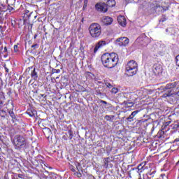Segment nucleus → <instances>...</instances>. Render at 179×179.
<instances>
[{"label":"nucleus","instance_id":"nucleus-27","mask_svg":"<svg viewBox=\"0 0 179 179\" xmlns=\"http://www.w3.org/2000/svg\"><path fill=\"white\" fill-rule=\"evenodd\" d=\"M105 120H106V121H111V119H110V115H106L105 117H104Z\"/></svg>","mask_w":179,"mask_h":179},{"label":"nucleus","instance_id":"nucleus-45","mask_svg":"<svg viewBox=\"0 0 179 179\" xmlns=\"http://www.w3.org/2000/svg\"><path fill=\"white\" fill-rule=\"evenodd\" d=\"M79 176H82V174L79 173Z\"/></svg>","mask_w":179,"mask_h":179},{"label":"nucleus","instance_id":"nucleus-34","mask_svg":"<svg viewBox=\"0 0 179 179\" xmlns=\"http://www.w3.org/2000/svg\"><path fill=\"white\" fill-rule=\"evenodd\" d=\"M36 47H38V44H34V45H31V48H34V50L36 49Z\"/></svg>","mask_w":179,"mask_h":179},{"label":"nucleus","instance_id":"nucleus-39","mask_svg":"<svg viewBox=\"0 0 179 179\" xmlns=\"http://www.w3.org/2000/svg\"><path fill=\"white\" fill-rule=\"evenodd\" d=\"M110 120H114V118H115V116H114V115H110Z\"/></svg>","mask_w":179,"mask_h":179},{"label":"nucleus","instance_id":"nucleus-41","mask_svg":"<svg viewBox=\"0 0 179 179\" xmlns=\"http://www.w3.org/2000/svg\"><path fill=\"white\" fill-rule=\"evenodd\" d=\"M170 124H171V121L166 122V125H170Z\"/></svg>","mask_w":179,"mask_h":179},{"label":"nucleus","instance_id":"nucleus-40","mask_svg":"<svg viewBox=\"0 0 179 179\" xmlns=\"http://www.w3.org/2000/svg\"><path fill=\"white\" fill-rule=\"evenodd\" d=\"M86 3H87L85 2L84 6H83V9H85V8H86V6H87V5Z\"/></svg>","mask_w":179,"mask_h":179},{"label":"nucleus","instance_id":"nucleus-12","mask_svg":"<svg viewBox=\"0 0 179 179\" xmlns=\"http://www.w3.org/2000/svg\"><path fill=\"white\" fill-rule=\"evenodd\" d=\"M178 86V82L170 83L164 87L163 90H169L170 89H174V87H177Z\"/></svg>","mask_w":179,"mask_h":179},{"label":"nucleus","instance_id":"nucleus-46","mask_svg":"<svg viewBox=\"0 0 179 179\" xmlns=\"http://www.w3.org/2000/svg\"><path fill=\"white\" fill-rule=\"evenodd\" d=\"M72 171H75V169H72Z\"/></svg>","mask_w":179,"mask_h":179},{"label":"nucleus","instance_id":"nucleus-18","mask_svg":"<svg viewBox=\"0 0 179 179\" xmlns=\"http://www.w3.org/2000/svg\"><path fill=\"white\" fill-rule=\"evenodd\" d=\"M31 76L34 80H37V78H38V76L37 75V72H36V69H34L31 73Z\"/></svg>","mask_w":179,"mask_h":179},{"label":"nucleus","instance_id":"nucleus-29","mask_svg":"<svg viewBox=\"0 0 179 179\" xmlns=\"http://www.w3.org/2000/svg\"><path fill=\"white\" fill-rule=\"evenodd\" d=\"M106 85L107 86V87H108L109 89L113 88V85H111L110 83H106Z\"/></svg>","mask_w":179,"mask_h":179},{"label":"nucleus","instance_id":"nucleus-16","mask_svg":"<svg viewBox=\"0 0 179 179\" xmlns=\"http://www.w3.org/2000/svg\"><path fill=\"white\" fill-rule=\"evenodd\" d=\"M27 113L29 117H35L36 114H37V111H36V110L29 109L27 110Z\"/></svg>","mask_w":179,"mask_h":179},{"label":"nucleus","instance_id":"nucleus-4","mask_svg":"<svg viewBox=\"0 0 179 179\" xmlns=\"http://www.w3.org/2000/svg\"><path fill=\"white\" fill-rule=\"evenodd\" d=\"M126 71L128 76L136 75V72H138V63L134 60L129 62L126 66Z\"/></svg>","mask_w":179,"mask_h":179},{"label":"nucleus","instance_id":"nucleus-13","mask_svg":"<svg viewBox=\"0 0 179 179\" xmlns=\"http://www.w3.org/2000/svg\"><path fill=\"white\" fill-rule=\"evenodd\" d=\"M102 21L104 24L108 26L111 24V23H113V18H111L110 17H103Z\"/></svg>","mask_w":179,"mask_h":179},{"label":"nucleus","instance_id":"nucleus-32","mask_svg":"<svg viewBox=\"0 0 179 179\" xmlns=\"http://www.w3.org/2000/svg\"><path fill=\"white\" fill-rule=\"evenodd\" d=\"M176 65L179 66V55L176 57Z\"/></svg>","mask_w":179,"mask_h":179},{"label":"nucleus","instance_id":"nucleus-9","mask_svg":"<svg viewBox=\"0 0 179 179\" xmlns=\"http://www.w3.org/2000/svg\"><path fill=\"white\" fill-rule=\"evenodd\" d=\"M0 11L2 12H15L13 7H8L5 4L0 3Z\"/></svg>","mask_w":179,"mask_h":179},{"label":"nucleus","instance_id":"nucleus-30","mask_svg":"<svg viewBox=\"0 0 179 179\" xmlns=\"http://www.w3.org/2000/svg\"><path fill=\"white\" fill-rule=\"evenodd\" d=\"M3 68L5 69V71L7 73H9V69H8V67H6V64L3 65Z\"/></svg>","mask_w":179,"mask_h":179},{"label":"nucleus","instance_id":"nucleus-7","mask_svg":"<svg viewBox=\"0 0 179 179\" xmlns=\"http://www.w3.org/2000/svg\"><path fill=\"white\" fill-rule=\"evenodd\" d=\"M152 10L155 13H160V12H164V8L163 6L155 2L152 4Z\"/></svg>","mask_w":179,"mask_h":179},{"label":"nucleus","instance_id":"nucleus-15","mask_svg":"<svg viewBox=\"0 0 179 179\" xmlns=\"http://www.w3.org/2000/svg\"><path fill=\"white\" fill-rule=\"evenodd\" d=\"M138 113H139V110L132 112L131 114L127 118V121H129V120H132V121H134V117L136 116Z\"/></svg>","mask_w":179,"mask_h":179},{"label":"nucleus","instance_id":"nucleus-5","mask_svg":"<svg viewBox=\"0 0 179 179\" xmlns=\"http://www.w3.org/2000/svg\"><path fill=\"white\" fill-rule=\"evenodd\" d=\"M14 145L16 148H22L26 145V138L20 135H16L14 138Z\"/></svg>","mask_w":179,"mask_h":179},{"label":"nucleus","instance_id":"nucleus-22","mask_svg":"<svg viewBox=\"0 0 179 179\" xmlns=\"http://www.w3.org/2000/svg\"><path fill=\"white\" fill-rule=\"evenodd\" d=\"M111 93H113L114 94H117V93H118V89L115 87L112 88Z\"/></svg>","mask_w":179,"mask_h":179},{"label":"nucleus","instance_id":"nucleus-43","mask_svg":"<svg viewBox=\"0 0 179 179\" xmlns=\"http://www.w3.org/2000/svg\"><path fill=\"white\" fill-rule=\"evenodd\" d=\"M175 142H179V138L175 140Z\"/></svg>","mask_w":179,"mask_h":179},{"label":"nucleus","instance_id":"nucleus-21","mask_svg":"<svg viewBox=\"0 0 179 179\" xmlns=\"http://www.w3.org/2000/svg\"><path fill=\"white\" fill-rule=\"evenodd\" d=\"M171 96H173L172 90H169L168 92H166L163 94V97H171Z\"/></svg>","mask_w":179,"mask_h":179},{"label":"nucleus","instance_id":"nucleus-25","mask_svg":"<svg viewBox=\"0 0 179 179\" xmlns=\"http://www.w3.org/2000/svg\"><path fill=\"white\" fill-rule=\"evenodd\" d=\"M69 139H72L73 136V133L72 132L71 130L69 131Z\"/></svg>","mask_w":179,"mask_h":179},{"label":"nucleus","instance_id":"nucleus-49","mask_svg":"<svg viewBox=\"0 0 179 179\" xmlns=\"http://www.w3.org/2000/svg\"><path fill=\"white\" fill-rule=\"evenodd\" d=\"M110 166H113V164H110Z\"/></svg>","mask_w":179,"mask_h":179},{"label":"nucleus","instance_id":"nucleus-19","mask_svg":"<svg viewBox=\"0 0 179 179\" xmlns=\"http://www.w3.org/2000/svg\"><path fill=\"white\" fill-rule=\"evenodd\" d=\"M8 114H9V115L11 117V118H12L13 122H15V120H16V115H15V113L13 112V110H10L8 111Z\"/></svg>","mask_w":179,"mask_h":179},{"label":"nucleus","instance_id":"nucleus-20","mask_svg":"<svg viewBox=\"0 0 179 179\" xmlns=\"http://www.w3.org/2000/svg\"><path fill=\"white\" fill-rule=\"evenodd\" d=\"M85 77L87 78V79H90L92 78H93V76H94V75L93 73H92L91 72L87 71L85 73Z\"/></svg>","mask_w":179,"mask_h":179},{"label":"nucleus","instance_id":"nucleus-6","mask_svg":"<svg viewBox=\"0 0 179 179\" xmlns=\"http://www.w3.org/2000/svg\"><path fill=\"white\" fill-rule=\"evenodd\" d=\"M152 71L157 76H162V73H163V66L162 64L157 63L154 64Z\"/></svg>","mask_w":179,"mask_h":179},{"label":"nucleus","instance_id":"nucleus-48","mask_svg":"<svg viewBox=\"0 0 179 179\" xmlns=\"http://www.w3.org/2000/svg\"><path fill=\"white\" fill-rule=\"evenodd\" d=\"M2 48H3V47L1 48V50H2Z\"/></svg>","mask_w":179,"mask_h":179},{"label":"nucleus","instance_id":"nucleus-3","mask_svg":"<svg viewBox=\"0 0 179 179\" xmlns=\"http://www.w3.org/2000/svg\"><path fill=\"white\" fill-rule=\"evenodd\" d=\"M88 30L92 38H99V37L101 36V26L97 23L92 24L89 27Z\"/></svg>","mask_w":179,"mask_h":179},{"label":"nucleus","instance_id":"nucleus-11","mask_svg":"<svg viewBox=\"0 0 179 179\" xmlns=\"http://www.w3.org/2000/svg\"><path fill=\"white\" fill-rule=\"evenodd\" d=\"M117 22L120 26H122V27L127 26V20L125 19L124 16L120 15L117 17Z\"/></svg>","mask_w":179,"mask_h":179},{"label":"nucleus","instance_id":"nucleus-2","mask_svg":"<svg viewBox=\"0 0 179 179\" xmlns=\"http://www.w3.org/2000/svg\"><path fill=\"white\" fill-rule=\"evenodd\" d=\"M106 3H97L95 6V8L99 12H107L108 8H113L115 6V0H103Z\"/></svg>","mask_w":179,"mask_h":179},{"label":"nucleus","instance_id":"nucleus-17","mask_svg":"<svg viewBox=\"0 0 179 179\" xmlns=\"http://www.w3.org/2000/svg\"><path fill=\"white\" fill-rule=\"evenodd\" d=\"M110 157H106L103 159V167L105 169H108V164L110 163Z\"/></svg>","mask_w":179,"mask_h":179},{"label":"nucleus","instance_id":"nucleus-36","mask_svg":"<svg viewBox=\"0 0 179 179\" xmlns=\"http://www.w3.org/2000/svg\"><path fill=\"white\" fill-rule=\"evenodd\" d=\"M8 52V48L6 47H4L3 52Z\"/></svg>","mask_w":179,"mask_h":179},{"label":"nucleus","instance_id":"nucleus-23","mask_svg":"<svg viewBox=\"0 0 179 179\" xmlns=\"http://www.w3.org/2000/svg\"><path fill=\"white\" fill-rule=\"evenodd\" d=\"M59 72H61V70L59 69H52V73H59Z\"/></svg>","mask_w":179,"mask_h":179},{"label":"nucleus","instance_id":"nucleus-37","mask_svg":"<svg viewBox=\"0 0 179 179\" xmlns=\"http://www.w3.org/2000/svg\"><path fill=\"white\" fill-rule=\"evenodd\" d=\"M3 106V102L0 100V107H2Z\"/></svg>","mask_w":179,"mask_h":179},{"label":"nucleus","instance_id":"nucleus-33","mask_svg":"<svg viewBox=\"0 0 179 179\" xmlns=\"http://www.w3.org/2000/svg\"><path fill=\"white\" fill-rule=\"evenodd\" d=\"M14 51L15 52H17V45H14Z\"/></svg>","mask_w":179,"mask_h":179},{"label":"nucleus","instance_id":"nucleus-35","mask_svg":"<svg viewBox=\"0 0 179 179\" xmlns=\"http://www.w3.org/2000/svg\"><path fill=\"white\" fill-rule=\"evenodd\" d=\"M142 164H141L140 165H138V170H142V169H143V166H142Z\"/></svg>","mask_w":179,"mask_h":179},{"label":"nucleus","instance_id":"nucleus-31","mask_svg":"<svg viewBox=\"0 0 179 179\" xmlns=\"http://www.w3.org/2000/svg\"><path fill=\"white\" fill-rule=\"evenodd\" d=\"M100 103H101V104H104L105 106H107V104H108V103H107V101H103V100H101V101H100Z\"/></svg>","mask_w":179,"mask_h":179},{"label":"nucleus","instance_id":"nucleus-14","mask_svg":"<svg viewBox=\"0 0 179 179\" xmlns=\"http://www.w3.org/2000/svg\"><path fill=\"white\" fill-rule=\"evenodd\" d=\"M8 8H13L15 9V3H16V0H6Z\"/></svg>","mask_w":179,"mask_h":179},{"label":"nucleus","instance_id":"nucleus-44","mask_svg":"<svg viewBox=\"0 0 179 179\" xmlns=\"http://www.w3.org/2000/svg\"><path fill=\"white\" fill-rule=\"evenodd\" d=\"M2 82V79L0 78V83H1Z\"/></svg>","mask_w":179,"mask_h":179},{"label":"nucleus","instance_id":"nucleus-10","mask_svg":"<svg viewBox=\"0 0 179 179\" xmlns=\"http://www.w3.org/2000/svg\"><path fill=\"white\" fill-rule=\"evenodd\" d=\"M106 43L105 41H99L95 48H94V54H96V52H97V51L99 50V48H101V47H104V45H106Z\"/></svg>","mask_w":179,"mask_h":179},{"label":"nucleus","instance_id":"nucleus-47","mask_svg":"<svg viewBox=\"0 0 179 179\" xmlns=\"http://www.w3.org/2000/svg\"><path fill=\"white\" fill-rule=\"evenodd\" d=\"M166 31H169V29H166Z\"/></svg>","mask_w":179,"mask_h":179},{"label":"nucleus","instance_id":"nucleus-42","mask_svg":"<svg viewBox=\"0 0 179 179\" xmlns=\"http://www.w3.org/2000/svg\"><path fill=\"white\" fill-rule=\"evenodd\" d=\"M48 131L49 134H51V129H48Z\"/></svg>","mask_w":179,"mask_h":179},{"label":"nucleus","instance_id":"nucleus-1","mask_svg":"<svg viewBox=\"0 0 179 179\" xmlns=\"http://www.w3.org/2000/svg\"><path fill=\"white\" fill-rule=\"evenodd\" d=\"M101 62L105 68H114L118 64V55L116 53H104L102 55Z\"/></svg>","mask_w":179,"mask_h":179},{"label":"nucleus","instance_id":"nucleus-38","mask_svg":"<svg viewBox=\"0 0 179 179\" xmlns=\"http://www.w3.org/2000/svg\"><path fill=\"white\" fill-rule=\"evenodd\" d=\"M18 177H19V178H23V175L19 174V175H18Z\"/></svg>","mask_w":179,"mask_h":179},{"label":"nucleus","instance_id":"nucleus-28","mask_svg":"<svg viewBox=\"0 0 179 179\" xmlns=\"http://www.w3.org/2000/svg\"><path fill=\"white\" fill-rule=\"evenodd\" d=\"M0 33H1V34H0L1 37H3V29H2V26H0Z\"/></svg>","mask_w":179,"mask_h":179},{"label":"nucleus","instance_id":"nucleus-24","mask_svg":"<svg viewBox=\"0 0 179 179\" xmlns=\"http://www.w3.org/2000/svg\"><path fill=\"white\" fill-rule=\"evenodd\" d=\"M166 20H167L166 15H163L162 17L159 20V22H162L163 23L164 22H166Z\"/></svg>","mask_w":179,"mask_h":179},{"label":"nucleus","instance_id":"nucleus-8","mask_svg":"<svg viewBox=\"0 0 179 179\" xmlns=\"http://www.w3.org/2000/svg\"><path fill=\"white\" fill-rule=\"evenodd\" d=\"M120 47H125V45H128L129 44V39L127 37H121L117 39L116 41Z\"/></svg>","mask_w":179,"mask_h":179},{"label":"nucleus","instance_id":"nucleus-26","mask_svg":"<svg viewBox=\"0 0 179 179\" xmlns=\"http://www.w3.org/2000/svg\"><path fill=\"white\" fill-rule=\"evenodd\" d=\"M5 19V17H3V15L2 14V13H0V22H3Z\"/></svg>","mask_w":179,"mask_h":179}]
</instances>
